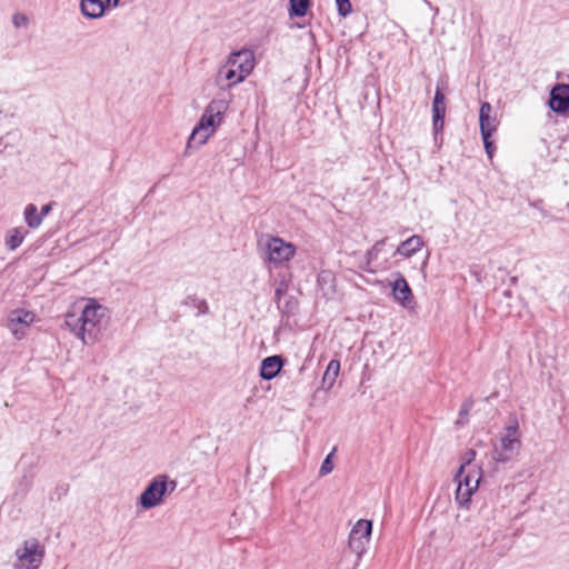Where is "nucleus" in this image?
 I'll list each match as a JSON object with an SVG mask.
<instances>
[{"label": "nucleus", "mask_w": 569, "mask_h": 569, "mask_svg": "<svg viewBox=\"0 0 569 569\" xmlns=\"http://www.w3.org/2000/svg\"><path fill=\"white\" fill-rule=\"evenodd\" d=\"M106 309L94 300L89 302L81 310L79 316L68 313L66 326L82 340L86 345H92L98 340L102 329V321Z\"/></svg>", "instance_id": "obj_1"}, {"label": "nucleus", "mask_w": 569, "mask_h": 569, "mask_svg": "<svg viewBox=\"0 0 569 569\" xmlns=\"http://www.w3.org/2000/svg\"><path fill=\"white\" fill-rule=\"evenodd\" d=\"M254 63V53L250 49L231 52L219 68L216 83L222 89H229L242 82L252 72Z\"/></svg>", "instance_id": "obj_2"}, {"label": "nucleus", "mask_w": 569, "mask_h": 569, "mask_svg": "<svg viewBox=\"0 0 569 569\" xmlns=\"http://www.w3.org/2000/svg\"><path fill=\"white\" fill-rule=\"evenodd\" d=\"M227 110V102L223 100H212L206 108L198 124L192 130L187 149L200 147L207 142L210 136L216 131L222 121V114Z\"/></svg>", "instance_id": "obj_3"}, {"label": "nucleus", "mask_w": 569, "mask_h": 569, "mask_svg": "<svg viewBox=\"0 0 569 569\" xmlns=\"http://www.w3.org/2000/svg\"><path fill=\"white\" fill-rule=\"evenodd\" d=\"M520 449L519 425L513 418L511 423L506 427V433L500 438L499 443L493 447L492 460L498 463H507L519 455Z\"/></svg>", "instance_id": "obj_4"}, {"label": "nucleus", "mask_w": 569, "mask_h": 569, "mask_svg": "<svg viewBox=\"0 0 569 569\" xmlns=\"http://www.w3.org/2000/svg\"><path fill=\"white\" fill-rule=\"evenodd\" d=\"M170 492L177 487V482L171 480L168 482V476L160 475L154 477L144 491L139 497V503L143 509H151L159 506L162 502V498L166 495L168 488Z\"/></svg>", "instance_id": "obj_5"}, {"label": "nucleus", "mask_w": 569, "mask_h": 569, "mask_svg": "<svg viewBox=\"0 0 569 569\" xmlns=\"http://www.w3.org/2000/svg\"><path fill=\"white\" fill-rule=\"evenodd\" d=\"M16 557L14 569H38L42 563L44 549L32 538L16 550Z\"/></svg>", "instance_id": "obj_6"}, {"label": "nucleus", "mask_w": 569, "mask_h": 569, "mask_svg": "<svg viewBox=\"0 0 569 569\" xmlns=\"http://www.w3.org/2000/svg\"><path fill=\"white\" fill-rule=\"evenodd\" d=\"M480 477V469L471 471L465 468V466H460L455 477V480L458 482L456 490V500L458 501L459 505L465 506L469 502L472 493L477 490L479 486Z\"/></svg>", "instance_id": "obj_7"}, {"label": "nucleus", "mask_w": 569, "mask_h": 569, "mask_svg": "<svg viewBox=\"0 0 569 569\" xmlns=\"http://www.w3.org/2000/svg\"><path fill=\"white\" fill-rule=\"evenodd\" d=\"M36 318L34 312L17 308L8 312L4 326L9 329L14 339L21 340L27 336V332L36 321Z\"/></svg>", "instance_id": "obj_8"}, {"label": "nucleus", "mask_w": 569, "mask_h": 569, "mask_svg": "<svg viewBox=\"0 0 569 569\" xmlns=\"http://www.w3.org/2000/svg\"><path fill=\"white\" fill-rule=\"evenodd\" d=\"M372 532V521L360 519L349 533L348 547L358 559L366 552Z\"/></svg>", "instance_id": "obj_9"}, {"label": "nucleus", "mask_w": 569, "mask_h": 569, "mask_svg": "<svg viewBox=\"0 0 569 569\" xmlns=\"http://www.w3.org/2000/svg\"><path fill=\"white\" fill-rule=\"evenodd\" d=\"M268 260L273 264L289 261L296 253V247L281 238L271 237L266 243Z\"/></svg>", "instance_id": "obj_10"}, {"label": "nucleus", "mask_w": 569, "mask_h": 569, "mask_svg": "<svg viewBox=\"0 0 569 569\" xmlns=\"http://www.w3.org/2000/svg\"><path fill=\"white\" fill-rule=\"evenodd\" d=\"M550 109L559 114L569 112V84H556L550 91Z\"/></svg>", "instance_id": "obj_11"}, {"label": "nucleus", "mask_w": 569, "mask_h": 569, "mask_svg": "<svg viewBox=\"0 0 569 569\" xmlns=\"http://www.w3.org/2000/svg\"><path fill=\"white\" fill-rule=\"evenodd\" d=\"M391 287L395 300L405 308H411L413 305V295L405 277L398 274V278L391 283Z\"/></svg>", "instance_id": "obj_12"}, {"label": "nucleus", "mask_w": 569, "mask_h": 569, "mask_svg": "<svg viewBox=\"0 0 569 569\" xmlns=\"http://www.w3.org/2000/svg\"><path fill=\"white\" fill-rule=\"evenodd\" d=\"M283 366H284V359L282 358V356L274 355V356L264 358L261 361V366H260L261 379L272 380L280 373Z\"/></svg>", "instance_id": "obj_13"}, {"label": "nucleus", "mask_w": 569, "mask_h": 569, "mask_svg": "<svg viewBox=\"0 0 569 569\" xmlns=\"http://www.w3.org/2000/svg\"><path fill=\"white\" fill-rule=\"evenodd\" d=\"M492 107L489 102H482L479 111L481 136H492L497 130L498 120L491 116Z\"/></svg>", "instance_id": "obj_14"}, {"label": "nucleus", "mask_w": 569, "mask_h": 569, "mask_svg": "<svg viewBox=\"0 0 569 569\" xmlns=\"http://www.w3.org/2000/svg\"><path fill=\"white\" fill-rule=\"evenodd\" d=\"M432 113H433V128L436 131L441 130L443 127V118L446 114V106H445V94L441 92V89L438 87L435 93L433 103H432Z\"/></svg>", "instance_id": "obj_15"}, {"label": "nucleus", "mask_w": 569, "mask_h": 569, "mask_svg": "<svg viewBox=\"0 0 569 569\" xmlns=\"http://www.w3.org/2000/svg\"><path fill=\"white\" fill-rule=\"evenodd\" d=\"M108 4L102 0H81L80 11L89 19L101 18Z\"/></svg>", "instance_id": "obj_16"}, {"label": "nucleus", "mask_w": 569, "mask_h": 569, "mask_svg": "<svg viewBox=\"0 0 569 569\" xmlns=\"http://www.w3.org/2000/svg\"><path fill=\"white\" fill-rule=\"evenodd\" d=\"M423 246V240L420 236H411L410 238H408L407 240L402 241L397 250H396V254H400V256H403V257H411L412 254H415L417 251H419Z\"/></svg>", "instance_id": "obj_17"}, {"label": "nucleus", "mask_w": 569, "mask_h": 569, "mask_svg": "<svg viewBox=\"0 0 569 569\" xmlns=\"http://www.w3.org/2000/svg\"><path fill=\"white\" fill-rule=\"evenodd\" d=\"M340 371V362L339 360L332 359L329 361L325 375L322 377V386L326 389H330L333 387L337 377Z\"/></svg>", "instance_id": "obj_18"}, {"label": "nucleus", "mask_w": 569, "mask_h": 569, "mask_svg": "<svg viewBox=\"0 0 569 569\" xmlns=\"http://www.w3.org/2000/svg\"><path fill=\"white\" fill-rule=\"evenodd\" d=\"M23 214H24L26 223L30 228L37 229L38 227H40V224H41V216H39L38 208H37L36 204L29 203L24 208Z\"/></svg>", "instance_id": "obj_19"}, {"label": "nucleus", "mask_w": 569, "mask_h": 569, "mask_svg": "<svg viewBox=\"0 0 569 569\" xmlns=\"http://www.w3.org/2000/svg\"><path fill=\"white\" fill-rule=\"evenodd\" d=\"M23 239L24 232L19 228H14L9 232L6 244L10 250H16L22 243Z\"/></svg>", "instance_id": "obj_20"}, {"label": "nucleus", "mask_w": 569, "mask_h": 569, "mask_svg": "<svg viewBox=\"0 0 569 569\" xmlns=\"http://www.w3.org/2000/svg\"><path fill=\"white\" fill-rule=\"evenodd\" d=\"M309 0H290V16H306L309 8Z\"/></svg>", "instance_id": "obj_21"}, {"label": "nucleus", "mask_w": 569, "mask_h": 569, "mask_svg": "<svg viewBox=\"0 0 569 569\" xmlns=\"http://www.w3.org/2000/svg\"><path fill=\"white\" fill-rule=\"evenodd\" d=\"M386 242V239H381L379 241H377L372 247L371 249H369L367 252H366V263L368 266H370L377 258H378V254L379 252L381 251L382 249V246L385 244Z\"/></svg>", "instance_id": "obj_22"}, {"label": "nucleus", "mask_w": 569, "mask_h": 569, "mask_svg": "<svg viewBox=\"0 0 569 569\" xmlns=\"http://www.w3.org/2000/svg\"><path fill=\"white\" fill-rule=\"evenodd\" d=\"M336 451V448L325 458L319 469V476L325 477L329 475L333 470L332 457Z\"/></svg>", "instance_id": "obj_23"}, {"label": "nucleus", "mask_w": 569, "mask_h": 569, "mask_svg": "<svg viewBox=\"0 0 569 569\" xmlns=\"http://www.w3.org/2000/svg\"><path fill=\"white\" fill-rule=\"evenodd\" d=\"M191 301L193 307L197 308L199 315H206L209 312V306L206 300L198 299L196 297H188V301Z\"/></svg>", "instance_id": "obj_24"}, {"label": "nucleus", "mask_w": 569, "mask_h": 569, "mask_svg": "<svg viewBox=\"0 0 569 569\" xmlns=\"http://www.w3.org/2000/svg\"><path fill=\"white\" fill-rule=\"evenodd\" d=\"M338 12L342 17H347L351 12V3L349 0H336Z\"/></svg>", "instance_id": "obj_25"}, {"label": "nucleus", "mask_w": 569, "mask_h": 569, "mask_svg": "<svg viewBox=\"0 0 569 569\" xmlns=\"http://www.w3.org/2000/svg\"><path fill=\"white\" fill-rule=\"evenodd\" d=\"M481 137H482L483 146H485L488 157L492 158V154H493V151L496 148L493 146V141L491 140V136H481Z\"/></svg>", "instance_id": "obj_26"}, {"label": "nucleus", "mask_w": 569, "mask_h": 569, "mask_svg": "<svg viewBox=\"0 0 569 569\" xmlns=\"http://www.w3.org/2000/svg\"><path fill=\"white\" fill-rule=\"evenodd\" d=\"M475 459H476V451L473 449H469L468 451H466L463 453V457H462L463 462L461 466H465V468H468Z\"/></svg>", "instance_id": "obj_27"}, {"label": "nucleus", "mask_w": 569, "mask_h": 569, "mask_svg": "<svg viewBox=\"0 0 569 569\" xmlns=\"http://www.w3.org/2000/svg\"><path fill=\"white\" fill-rule=\"evenodd\" d=\"M12 21L16 27H26L28 24V18L20 13L14 14Z\"/></svg>", "instance_id": "obj_28"}, {"label": "nucleus", "mask_w": 569, "mask_h": 569, "mask_svg": "<svg viewBox=\"0 0 569 569\" xmlns=\"http://www.w3.org/2000/svg\"><path fill=\"white\" fill-rule=\"evenodd\" d=\"M472 400H466L461 408H460V416H465V415H468V412L471 410L472 408Z\"/></svg>", "instance_id": "obj_29"}, {"label": "nucleus", "mask_w": 569, "mask_h": 569, "mask_svg": "<svg viewBox=\"0 0 569 569\" xmlns=\"http://www.w3.org/2000/svg\"><path fill=\"white\" fill-rule=\"evenodd\" d=\"M52 210V203H47L44 204L42 208H41V211L39 213V216H41V221L43 220V218L50 213V211Z\"/></svg>", "instance_id": "obj_30"}, {"label": "nucleus", "mask_w": 569, "mask_h": 569, "mask_svg": "<svg viewBox=\"0 0 569 569\" xmlns=\"http://www.w3.org/2000/svg\"><path fill=\"white\" fill-rule=\"evenodd\" d=\"M120 0H106V3L112 8H116L119 4Z\"/></svg>", "instance_id": "obj_31"}, {"label": "nucleus", "mask_w": 569, "mask_h": 569, "mask_svg": "<svg viewBox=\"0 0 569 569\" xmlns=\"http://www.w3.org/2000/svg\"><path fill=\"white\" fill-rule=\"evenodd\" d=\"M23 479L26 481V490H28L30 488V486H31V479H29L27 477H24Z\"/></svg>", "instance_id": "obj_32"}, {"label": "nucleus", "mask_w": 569, "mask_h": 569, "mask_svg": "<svg viewBox=\"0 0 569 569\" xmlns=\"http://www.w3.org/2000/svg\"><path fill=\"white\" fill-rule=\"evenodd\" d=\"M281 295H282V289L281 288H277L276 289V297L279 299Z\"/></svg>", "instance_id": "obj_33"}]
</instances>
